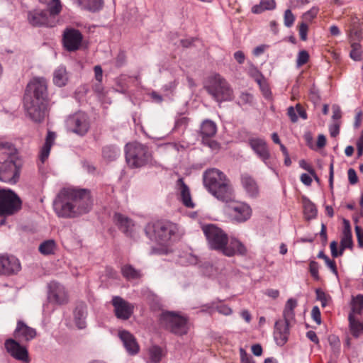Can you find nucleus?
Listing matches in <instances>:
<instances>
[{"label": "nucleus", "instance_id": "nucleus-37", "mask_svg": "<svg viewBox=\"0 0 363 363\" xmlns=\"http://www.w3.org/2000/svg\"><path fill=\"white\" fill-rule=\"evenodd\" d=\"M276 8L274 0H261L259 4L252 6V12L254 13H261L267 10H274Z\"/></svg>", "mask_w": 363, "mask_h": 363}, {"label": "nucleus", "instance_id": "nucleus-44", "mask_svg": "<svg viewBox=\"0 0 363 363\" xmlns=\"http://www.w3.org/2000/svg\"><path fill=\"white\" fill-rule=\"evenodd\" d=\"M363 309V295L359 294L353 298L352 311V313H360Z\"/></svg>", "mask_w": 363, "mask_h": 363}, {"label": "nucleus", "instance_id": "nucleus-23", "mask_svg": "<svg viewBox=\"0 0 363 363\" xmlns=\"http://www.w3.org/2000/svg\"><path fill=\"white\" fill-rule=\"evenodd\" d=\"M230 208L233 219L239 223L246 221L252 214L250 206L245 203L235 202L230 206Z\"/></svg>", "mask_w": 363, "mask_h": 363}, {"label": "nucleus", "instance_id": "nucleus-59", "mask_svg": "<svg viewBox=\"0 0 363 363\" xmlns=\"http://www.w3.org/2000/svg\"><path fill=\"white\" fill-rule=\"evenodd\" d=\"M354 229L358 245L360 247H363V229L359 225H356Z\"/></svg>", "mask_w": 363, "mask_h": 363}, {"label": "nucleus", "instance_id": "nucleus-61", "mask_svg": "<svg viewBox=\"0 0 363 363\" xmlns=\"http://www.w3.org/2000/svg\"><path fill=\"white\" fill-rule=\"evenodd\" d=\"M329 131L330 136L335 138L340 133V125L338 123H334L329 126Z\"/></svg>", "mask_w": 363, "mask_h": 363}, {"label": "nucleus", "instance_id": "nucleus-12", "mask_svg": "<svg viewBox=\"0 0 363 363\" xmlns=\"http://www.w3.org/2000/svg\"><path fill=\"white\" fill-rule=\"evenodd\" d=\"M27 115L34 122L40 123L45 118L48 111V101L23 100Z\"/></svg>", "mask_w": 363, "mask_h": 363}, {"label": "nucleus", "instance_id": "nucleus-3", "mask_svg": "<svg viewBox=\"0 0 363 363\" xmlns=\"http://www.w3.org/2000/svg\"><path fill=\"white\" fill-rule=\"evenodd\" d=\"M206 89L218 103L231 101L234 99V91L230 84L217 73L208 76Z\"/></svg>", "mask_w": 363, "mask_h": 363}, {"label": "nucleus", "instance_id": "nucleus-31", "mask_svg": "<svg viewBox=\"0 0 363 363\" xmlns=\"http://www.w3.org/2000/svg\"><path fill=\"white\" fill-rule=\"evenodd\" d=\"M55 137L56 135L54 132L48 131L45 138V142L40 150V159L43 163L48 159L50 155V149L54 143Z\"/></svg>", "mask_w": 363, "mask_h": 363}, {"label": "nucleus", "instance_id": "nucleus-20", "mask_svg": "<svg viewBox=\"0 0 363 363\" xmlns=\"http://www.w3.org/2000/svg\"><path fill=\"white\" fill-rule=\"evenodd\" d=\"M247 143L254 152L267 164V160L270 157V152L265 140L261 138H250Z\"/></svg>", "mask_w": 363, "mask_h": 363}, {"label": "nucleus", "instance_id": "nucleus-4", "mask_svg": "<svg viewBox=\"0 0 363 363\" xmlns=\"http://www.w3.org/2000/svg\"><path fill=\"white\" fill-rule=\"evenodd\" d=\"M297 306V301L293 298L287 300L284 311V320H279L275 322L274 338L276 343L279 346H283L288 340L289 335L290 322L294 320V308Z\"/></svg>", "mask_w": 363, "mask_h": 363}, {"label": "nucleus", "instance_id": "nucleus-28", "mask_svg": "<svg viewBox=\"0 0 363 363\" xmlns=\"http://www.w3.org/2000/svg\"><path fill=\"white\" fill-rule=\"evenodd\" d=\"M241 183L243 189L250 197H256L259 194V188L256 181L248 174L241 176Z\"/></svg>", "mask_w": 363, "mask_h": 363}, {"label": "nucleus", "instance_id": "nucleus-39", "mask_svg": "<svg viewBox=\"0 0 363 363\" xmlns=\"http://www.w3.org/2000/svg\"><path fill=\"white\" fill-rule=\"evenodd\" d=\"M119 149L114 145H109L103 147L102 156L108 161L115 160L119 155Z\"/></svg>", "mask_w": 363, "mask_h": 363}, {"label": "nucleus", "instance_id": "nucleus-55", "mask_svg": "<svg viewBox=\"0 0 363 363\" xmlns=\"http://www.w3.org/2000/svg\"><path fill=\"white\" fill-rule=\"evenodd\" d=\"M308 25L302 22L299 26V36L301 40L303 41H306L307 40V33H308Z\"/></svg>", "mask_w": 363, "mask_h": 363}, {"label": "nucleus", "instance_id": "nucleus-29", "mask_svg": "<svg viewBox=\"0 0 363 363\" xmlns=\"http://www.w3.org/2000/svg\"><path fill=\"white\" fill-rule=\"evenodd\" d=\"M69 80V74L65 66H59L53 72V83L59 86H65Z\"/></svg>", "mask_w": 363, "mask_h": 363}, {"label": "nucleus", "instance_id": "nucleus-26", "mask_svg": "<svg viewBox=\"0 0 363 363\" xmlns=\"http://www.w3.org/2000/svg\"><path fill=\"white\" fill-rule=\"evenodd\" d=\"M87 306L86 303H79L74 311V320L79 329H84L86 326Z\"/></svg>", "mask_w": 363, "mask_h": 363}, {"label": "nucleus", "instance_id": "nucleus-49", "mask_svg": "<svg viewBox=\"0 0 363 363\" xmlns=\"http://www.w3.org/2000/svg\"><path fill=\"white\" fill-rule=\"evenodd\" d=\"M295 21V16L290 9H286L284 15V23L287 28H291Z\"/></svg>", "mask_w": 363, "mask_h": 363}, {"label": "nucleus", "instance_id": "nucleus-36", "mask_svg": "<svg viewBox=\"0 0 363 363\" xmlns=\"http://www.w3.org/2000/svg\"><path fill=\"white\" fill-rule=\"evenodd\" d=\"M164 356L161 347L157 345L151 346L148 349V363H160Z\"/></svg>", "mask_w": 363, "mask_h": 363}, {"label": "nucleus", "instance_id": "nucleus-13", "mask_svg": "<svg viewBox=\"0 0 363 363\" xmlns=\"http://www.w3.org/2000/svg\"><path fill=\"white\" fill-rule=\"evenodd\" d=\"M16 156L0 162V180L16 183L20 176L21 165L15 161Z\"/></svg>", "mask_w": 363, "mask_h": 363}, {"label": "nucleus", "instance_id": "nucleus-15", "mask_svg": "<svg viewBox=\"0 0 363 363\" xmlns=\"http://www.w3.org/2000/svg\"><path fill=\"white\" fill-rule=\"evenodd\" d=\"M48 298L50 302L57 305H65L69 302L68 293L65 286L52 281L48 284Z\"/></svg>", "mask_w": 363, "mask_h": 363}, {"label": "nucleus", "instance_id": "nucleus-63", "mask_svg": "<svg viewBox=\"0 0 363 363\" xmlns=\"http://www.w3.org/2000/svg\"><path fill=\"white\" fill-rule=\"evenodd\" d=\"M299 166L307 171L310 174H313L314 173V169L309 165L304 160H301L299 161Z\"/></svg>", "mask_w": 363, "mask_h": 363}, {"label": "nucleus", "instance_id": "nucleus-1", "mask_svg": "<svg viewBox=\"0 0 363 363\" xmlns=\"http://www.w3.org/2000/svg\"><path fill=\"white\" fill-rule=\"evenodd\" d=\"M59 218H74L89 213L93 205L90 191L86 189L63 188L53 201Z\"/></svg>", "mask_w": 363, "mask_h": 363}, {"label": "nucleus", "instance_id": "nucleus-58", "mask_svg": "<svg viewBox=\"0 0 363 363\" xmlns=\"http://www.w3.org/2000/svg\"><path fill=\"white\" fill-rule=\"evenodd\" d=\"M206 145H207L214 153H217L220 149V145L216 140H206Z\"/></svg>", "mask_w": 363, "mask_h": 363}, {"label": "nucleus", "instance_id": "nucleus-14", "mask_svg": "<svg viewBox=\"0 0 363 363\" xmlns=\"http://www.w3.org/2000/svg\"><path fill=\"white\" fill-rule=\"evenodd\" d=\"M83 35L82 33L73 28H67L62 34V45L65 49L68 52H74L78 50L82 43Z\"/></svg>", "mask_w": 363, "mask_h": 363}, {"label": "nucleus", "instance_id": "nucleus-27", "mask_svg": "<svg viewBox=\"0 0 363 363\" xmlns=\"http://www.w3.org/2000/svg\"><path fill=\"white\" fill-rule=\"evenodd\" d=\"M114 222L123 233L127 235L131 234L134 223L130 218L120 213H116L114 214Z\"/></svg>", "mask_w": 363, "mask_h": 363}, {"label": "nucleus", "instance_id": "nucleus-53", "mask_svg": "<svg viewBox=\"0 0 363 363\" xmlns=\"http://www.w3.org/2000/svg\"><path fill=\"white\" fill-rule=\"evenodd\" d=\"M316 298L317 300L321 302L322 306L325 307L327 305V295L325 293L320 289H317L315 290Z\"/></svg>", "mask_w": 363, "mask_h": 363}, {"label": "nucleus", "instance_id": "nucleus-9", "mask_svg": "<svg viewBox=\"0 0 363 363\" xmlns=\"http://www.w3.org/2000/svg\"><path fill=\"white\" fill-rule=\"evenodd\" d=\"M48 101V84L43 77H33L27 84L23 100Z\"/></svg>", "mask_w": 363, "mask_h": 363}, {"label": "nucleus", "instance_id": "nucleus-19", "mask_svg": "<svg viewBox=\"0 0 363 363\" xmlns=\"http://www.w3.org/2000/svg\"><path fill=\"white\" fill-rule=\"evenodd\" d=\"M175 189L178 199L186 208H193L195 206L192 201L190 189L184 182L183 178H179L175 184Z\"/></svg>", "mask_w": 363, "mask_h": 363}, {"label": "nucleus", "instance_id": "nucleus-7", "mask_svg": "<svg viewBox=\"0 0 363 363\" xmlns=\"http://www.w3.org/2000/svg\"><path fill=\"white\" fill-rule=\"evenodd\" d=\"M159 321L162 327L175 335H182L187 333V319L174 312L162 313Z\"/></svg>", "mask_w": 363, "mask_h": 363}, {"label": "nucleus", "instance_id": "nucleus-41", "mask_svg": "<svg viewBox=\"0 0 363 363\" xmlns=\"http://www.w3.org/2000/svg\"><path fill=\"white\" fill-rule=\"evenodd\" d=\"M214 310L217 311L219 313L224 315H229L232 313V309L228 306L221 303H217L215 306H210V304H206V312L212 313Z\"/></svg>", "mask_w": 363, "mask_h": 363}, {"label": "nucleus", "instance_id": "nucleus-6", "mask_svg": "<svg viewBox=\"0 0 363 363\" xmlns=\"http://www.w3.org/2000/svg\"><path fill=\"white\" fill-rule=\"evenodd\" d=\"M177 230L175 224L168 221H157L148 224L145 228L146 234L162 245L168 242L177 233Z\"/></svg>", "mask_w": 363, "mask_h": 363}, {"label": "nucleus", "instance_id": "nucleus-18", "mask_svg": "<svg viewBox=\"0 0 363 363\" xmlns=\"http://www.w3.org/2000/svg\"><path fill=\"white\" fill-rule=\"evenodd\" d=\"M21 269L20 261L13 255H0V274L11 276Z\"/></svg>", "mask_w": 363, "mask_h": 363}, {"label": "nucleus", "instance_id": "nucleus-25", "mask_svg": "<svg viewBox=\"0 0 363 363\" xmlns=\"http://www.w3.org/2000/svg\"><path fill=\"white\" fill-rule=\"evenodd\" d=\"M119 337L123 343L127 352L130 354H135L139 351V346L134 336L126 330L119 333Z\"/></svg>", "mask_w": 363, "mask_h": 363}, {"label": "nucleus", "instance_id": "nucleus-35", "mask_svg": "<svg viewBox=\"0 0 363 363\" xmlns=\"http://www.w3.org/2000/svg\"><path fill=\"white\" fill-rule=\"evenodd\" d=\"M348 320L351 333L354 337H358L363 333V323L356 320L352 313L349 314Z\"/></svg>", "mask_w": 363, "mask_h": 363}, {"label": "nucleus", "instance_id": "nucleus-50", "mask_svg": "<svg viewBox=\"0 0 363 363\" xmlns=\"http://www.w3.org/2000/svg\"><path fill=\"white\" fill-rule=\"evenodd\" d=\"M198 262V257L191 253L186 254L180 257V262L182 264H196Z\"/></svg>", "mask_w": 363, "mask_h": 363}, {"label": "nucleus", "instance_id": "nucleus-42", "mask_svg": "<svg viewBox=\"0 0 363 363\" xmlns=\"http://www.w3.org/2000/svg\"><path fill=\"white\" fill-rule=\"evenodd\" d=\"M351 47L352 50L350 53V57L355 61L360 60L362 55V50L360 44L358 43H352Z\"/></svg>", "mask_w": 363, "mask_h": 363}, {"label": "nucleus", "instance_id": "nucleus-22", "mask_svg": "<svg viewBox=\"0 0 363 363\" xmlns=\"http://www.w3.org/2000/svg\"><path fill=\"white\" fill-rule=\"evenodd\" d=\"M5 347L8 352L15 359L25 362L29 361L27 349L21 345L16 340L13 339L7 340L5 342Z\"/></svg>", "mask_w": 363, "mask_h": 363}, {"label": "nucleus", "instance_id": "nucleus-2", "mask_svg": "<svg viewBox=\"0 0 363 363\" xmlns=\"http://www.w3.org/2000/svg\"><path fill=\"white\" fill-rule=\"evenodd\" d=\"M206 189L223 202L233 201L234 194L226 176L216 168L206 169Z\"/></svg>", "mask_w": 363, "mask_h": 363}, {"label": "nucleus", "instance_id": "nucleus-16", "mask_svg": "<svg viewBox=\"0 0 363 363\" xmlns=\"http://www.w3.org/2000/svg\"><path fill=\"white\" fill-rule=\"evenodd\" d=\"M67 123L72 132L81 136L84 135L89 129L88 117L84 113H77L69 117Z\"/></svg>", "mask_w": 363, "mask_h": 363}, {"label": "nucleus", "instance_id": "nucleus-48", "mask_svg": "<svg viewBox=\"0 0 363 363\" xmlns=\"http://www.w3.org/2000/svg\"><path fill=\"white\" fill-rule=\"evenodd\" d=\"M309 60V54L305 50H301L298 52L296 59V65L297 67L303 66L306 64Z\"/></svg>", "mask_w": 363, "mask_h": 363}, {"label": "nucleus", "instance_id": "nucleus-34", "mask_svg": "<svg viewBox=\"0 0 363 363\" xmlns=\"http://www.w3.org/2000/svg\"><path fill=\"white\" fill-rule=\"evenodd\" d=\"M79 6L91 12L99 11L103 6V0H76Z\"/></svg>", "mask_w": 363, "mask_h": 363}, {"label": "nucleus", "instance_id": "nucleus-64", "mask_svg": "<svg viewBox=\"0 0 363 363\" xmlns=\"http://www.w3.org/2000/svg\"><path fill=\"white\" fill-rule=\"evenodd\" d=\"M357 157H360L363 155V135H361L357 142Z\"/></svg>", "mask_w": 363, "mask_h": 363}, {"label": "nucleus", "instance_id": "nucleus-24", "mask_svg": "<svg viewBox=\"0 0 363 363\" xmlns=\"http://www.w3.org/2000/svg\"><path fill=\"white\" fill-rule=\"evenodd\" d=\"M36 334V330L34 328L28 326L21 320L18 321L14 331V337L19 342H28L35 338Z\"/></svg>", "mask_w": 363, "mask_h": 363}, {"label": "nucleus", "instance_id": "nucleus-45", "mask_svg": "<svg viewBox=\"0 0 363 363\" xmlns=\"http://www.w3.org/2000/svg\"><path fill=\"white\" fill-rule=\"evenodd\" d=\"M352 233H342L340 240L341 251H344L346 248H352Z\"/></svg>", "mask_w": 363, "mask_h": 363}, {"label": "nucleus", "instance_id": "nucleus-40", "mask_svg": "<svg viewBox=\"0 0 363 363\" xmlns=\"http://www.w3.org/2000/svg\"><path fill=\"white\" fill-rule=\"evenodd\" d=\"M57 245L54 240H47L43 241L38 247L39 252L44 255L54 254Z\"/></svg>", "mask_w": 363, "mask_h": 363}, {"label": "nucleus", "instance_id": "nucleus-5", "mask_svg": "<svg viewBox=\"0 0 363 363\" xmlns=\"http://www.w3.org/2000/svg\"><path fill=\"white\" fill-rule=\"evenodd\" d=\"M125 160L133 168L145 166L152 161V152L149 148L140 143L133 142L125 146Z\"/></svg>", "mask_w": 363, "mask_h": 363}, {"label": "nucleus", "instance_id": "nucleus-57", "mask_svg": "<svg viewBox=\"0 0 363 363\" xmlns=\"http://www.w3.org/2000/svg\"><path fill=\"white\" fill-rule=\"evenodd\" d=\"M318 12V8L313 7L309 11L305 12L303 14V18H305L306 20L311 21L317 16Z\"/></svg>", "mask_w": 363, "mask_h": 363}, {"label": "nucleus", "instance_id": "nucleus-30", "mask_svg": "<svg viewBox=\"0 0 363 363\" xmlns=\"http://www.w3.org/2000/svg\"><path fill=\"white\" fill-rule=\"evenodd\" d=\"M301 199L306 219L309 220L315 218L318 213L315 205L306 196H303Z\"/></svg>", "mask_w": 363, "mask_h": 363}, {"label": "nucleus", "instance_id": "nucleus-47", "mask_svg": "<svg viewBox=\"0 0 363 363\" xmlns=\"http://www.w3.org/2000/svg\"><path fill=\"white\" fill-rule=\"evenodd\" d=\"M217 132V125L215 122L211 120L206 119V138L212 137Z\"/></svg>", "mask_w": 363, "mask_h": 363}, {"label": "nucleus", "instance_id": "nucleus-17", "mask_svg": "<svg viewBox=\"0 0 363 363\" xmlns=\"http://www.w3.org/2000/svg\"><path fill=\"white\" fill-rule=\"evenodd\" d=\"M111 303L114 308L115 315L120 320H128L133 313V305L121 296H113Z\"/></svg>", "mask_w": 363, "mask_h": 363}, {"label": "nucleus", "instance_id": "nucleus-8", "mask_svg": "<svg viewBox=\"0 0 363 363\" xmlns=\"http://www.w3.org/2000/svg\"><path fill=\"white\" fill-rule=\"evenodd\" d=\"M22 201L11 190H0V216H9L21 210Z\"/></svg>", "mask_w": 363, "mask_h": 363}, {"label": "nucleus", "instance_id": "nucleus-32", "mask_svg": "<svg viewBox=\"0 0 363 363\" xmlns=\"http://www.w3.org/2000/svg\"><path fill=\"white\" fill-rule=\"evenodd\" d=\"M296 112L298 113L300 118H301L303 120L307 119L308 116L306 112V110L301 106V104H297L295 107L289 106L287 108V115L292 123H296L298 121V118L296 115Z\"/></svg>", "mask_w": 363, "mask_h": 363}, {"label": "nucleus", "instance_id": "nucleus-33", "mask_svg": "<svg viewBox=\"0 0 363 363\" xmlns=\"http://www.w3.org/2000/svg\"><path fill=\"white\" fill-rule=\"evenodd\" d=\"M16 148L11 143L0 142V162L15 156Z\"/></svg>", "mask_w": 363, "mask_h": 363}, {"label": "nucleus", "instance_id": "nucleus-21", "mask_svg": "<svg viewBox=\"0 0 363 363\" xmlns=\"http://www.w3.org/2000/svg\"><path fill=\"white\" fill-rule=\"evenodd\" d=\"M220 252L227 257H233L236 255H245L247 249L239 240L231 237L230 239L228 238L227 243L223 247Z\"/></svg>", "mask_w": 363, "mask_h": 363}, {"label": "nucleus", "instance_id": "nucleus-10", "mask_svg": "<svg viewBox=\"0 0 363 363\" xmlns=\"http://www.w3.org/2000/svg\"><path fill=\"white\" fill-rule=\"evenodd\" d=\"M50 7L44 10L35 9L28 13V21L35 27H54L56 24V16L59 13H52Z\"/></svg>", "mask_w": 363, "mask_h": 363}, {"label": "nucleus", "instance_id": "nucleus-56", "mask_svg": "<svg viewBox=\"0 0 363 363\" xmlns=\"http://www.w3.org/2000/svg\"><path fill=\"white\" fill-rule=\"evenodd\" d=\"M330 247L331 255L333 257H337L343 254L344 251H341V247H340V250H337V242L336 241H332Z\"/></svg>", "mask_w": 363, "mask_h": 363}, {"label": "nucleus", "instance_id": "nucleus-51", "mask_svg": "<svg viewBox=\"0 0 363 363\" xmlns=\"http://www.w3.org/2000/svg\"><path fill=\"white\" fill-rule=\"evenodd\" d=\"M319 265L318 263L315 261H311L309 264V272L311 276L313 277L315 280L318 281L320 279L319 274H318Z\"/></svg>", "mask_w": 363, "mask_h": 363}, {"label": "nucleus", "instance_id": "nucleus-52", "mask_svg": "<svg viewBox=\"0 0 363 363\" xmlns=\"http://www.w3.org/2000/svg\"><path fill=\"white\" fill-rule=\"evenodd\" d=\"M240 360L242 363H255L253 358L243 348H240Z\"/></svg>", "mask_w": 363, "mask_h": 363}, {"label": "nucleus", "instance_id": "nucleus-43", "mask_svg": "<svg viewBox=\"0 0 363 363\" xmlns=\"http://www.w3.org/2000/svg\"><path fill=\"white\" fill-rule=\"evenodd\" d=\"M42 4H45L48 7H50L52 13H60L62 6L60 0H39Z\"/></svg>", "mask_w": 363, "mask_h": 363}, {"label": "nucleus", "instance_id": "nucleus-11", "mask_svg": "<svg viewBox=\"0 0 363 363\" xmlns=\"http://www.w3.org/2000/svg\"><path fill=\"white\" fill-rule=\"evenodd\" d=\"M206 238L209 248L220 252L227 243L228 235L216 225L206 223Z\"/></svg>", "mask_w": 363, "mask_h": 363}, {"label": "nucleus", "instance_id": "nucleus-62", "mask_svg": "<svg viewBox=\"0 0 363 363\" xmlns=\"http://www.w3.org/2000/svg\"><path fill=\"white\" fill-rule=\"evenodd\" d=\"M93 91L96 93L99 96H104V86L101 82H96L93 86Z\"/></svg>", "mask_w": 363, "mask_h": 363}, {"label": "nucleus", "instance_id": "nucleus-60", "mask_svg": "<svg viewBox=\"0 0 363 363\" xmlns=\"http://www.w3.org/2000/svg\"><path fill=\"white\" fill-rule=\"evenodd\" d=\"M348 179L351 184H355L358 182V178L356 172L354 169L350 168L347 172Z\"/></svg>", "mask_w": 363, "mask_h": 363}, {"label": "nucleus", "instance_id": "nucleus-46", "mask_svg": "<svg viewBox=\"0 0 363 363\" xmlns=\"http://www.w3.org/2000/svg\"><path fill=\"white\" fill-rule=\"evenodd\" d=\"M253 101V96L252 94L248 93V92H242L238 98V101H237V104L239 106H244V105H251L252 104Z\"/></svg>", "mask_w": 363, "mask_h": 363}, {"label": "nucleus", "instance_id": "nucleus-54", "mask_svg": "<svg viewBox=\"0 0 363 363\" xmlns=\"http://www.w3.org/2000/svg\"><path fill=\"white\" fill-rule=\"evenodd\" d=\"M311 317L318 325H320L321 313L319 308L317 306L313 307L311 311Z\"/></svg>", "mask_w": 363, "mask_h": 363}, {"label": "nucleus", "instance_id": "nucleus-38", "mask_svg": "<svg viewBox=\"0 0 363 363\" xmlns=\"http://www.w3.org/2000/svg\"><path fill=\"white\" fill-rule=\"evenodd\" d=\"M123 276L127 279H137L142 277L141 272L130 264H125L121 268Z\"/></svg>", "mask_w": 363, "mask_h": 363}]
</instances>
